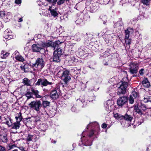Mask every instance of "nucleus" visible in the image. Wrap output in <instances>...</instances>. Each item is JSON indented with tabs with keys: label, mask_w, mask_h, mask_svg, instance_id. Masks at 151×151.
I'll list each match as a JSON object with an SVG mask.
<instances>
[{
	"label": "nucleus",
	"mask_w": 151,
	"mask_h": 151,
	"mask_svg": "<svg viewBox=\"0 0 151 151\" xmlns=\"http://www.w3.org/2000/svg\"><path fill=\"white\" fill-rule=\"evenodd\" d=\"M50 102L47 101H44L42 102V105L44 107H46L49 106Z\"/></svg>",
	"instance_id": "nucleus-32"
},
{
	"label": "nucleus",
	"mask_w": 151,
	"mask_h": 151,
	"mask_svg": "<svg viewBox=\"0 0 151 151\" xmlns=\"http://www.w3.org/2000/svg\"><path fill=\"white\" fill-rule=\"evenodd\" d=\"M62 51L60 48H58L54 52L53 61L55 62H59L60 61V57L62 55Z\"/></svg>",
	"instance_id": "nucleus-6"
},
{
	"label": "nucleus",
	"mask_w": 151,
	"mask_h": 151,
	"mask_svg": "<svg viewBox=\"0 0 151 151\" xmlns=\"http://www.w3.org/2000/svg\"><path fill=\"white\" fill-rule=\"evenodd\" d=\"M16 59L18 61L23 62L24 60V59L20 55H17L15 57Z\"/></svg>",
	"instance_id": "nucleus-28"
},
{
	"label": "nucleus",
	"mask_w": 151,
	"mask_h": 151,
	"mask_svg": "<svg viewBox=\"0 0 151 151\" xmlns=\"http://www.w3.org/2000/svg\"><path fill=\"white\" fill-rule=\"evenodd\" d=\"M9 150H11L14 148V147H16V146L14 144L13 145H9Z\"/></svg>",
	"instance_id": "nucleus-45"
},
{
	"label": "nucleus",
	"mask_w": 151,
	"mask_h": 151,
	"mask_svg": "<svg viewBox=\"0 0 151 151\" xmlns=\"http://www.w3.org/2000/svg\"><path fill=\"white\" fill-rule=\"evenodd\" d=\"M128 100V99L127 96H123L120 97L117 100V104L119 106H122L126 104Z\"/></svg>",
	"instance_id": "nucleus-7"
},
{
	"label": "nucleus",
	"mask_w": 151,
	"mask_h": 151,
	"mask_svg": "<svg viewBox=\"0 0 151 151\" xmlns=\"http://www.w3.org/2000/svg\"><path fill=\"white\" fill-rule=\"evenodd\" d=\"M51 47L55 49L56 48H57L58 45L60 44V42L59 41H56L54 42H52Z\"/></svg>",
	"instance_id": "nucleus-21"
},
{
	"label": "nucleus",
	"mask_w": 151,
	"mask_h": 151,
	"mask_svg": "<svg viewBox=\"0 0 151 151\" xmlns=\"http://www.w3.org/2000/svg\"><path fill=\"white\" fill-rule=\"evenodd\" d=\"M114 102L113 100H109L105 102L104 107L107 111H111L113 110L114 107Z\"/></svg>",
	"instance_id": "nucleus-4"
},
{
	"label": "nucleus",
	"mask_w": 151,
	"mask_h": 151,
	"mask_svg": "<svg viewBox=\"0 0 151 151\" xmlns=\"http://www.w3.org/2000/svg\"><path fill=\"white\" fill-rule=\"evenodd\" d=\"M33 137V135H29L27 138V140L28 141H31L32 140Z\"/></svg>",
	"instance_id": "nucleus-42"
},
{
	"label": "nucleus",
	"mask_w": 151,
	"mask_h": 151,
	"mask_svg": "<svg viewBox=\"0 0 151 151\" xmlns=\"http://www.w3.org/2000/svg\"><path fill=\"white\" fill-rule=\"evenodd\" d=\"M140 107L144 111H145L147 109L145 105L144 104H141L140 106Z\"/></svg>",
	"instance_id": "nucleus-39"
},
{
	"label": "nucleus",
	"mask_w": 151,
	"mask_h": 151,
	"mask_svg": "<svg viewBox=\"0 0 151 151\" xmlns=\"http://www.w3.org/2000/svg\"><path fill=\"white\" fill-rule=\"evenodd\" d=\"M52 4L53 5H55L57 2V0H46Z\"/></svg>",
	"instance_id": "nucleus-35"
},
{
	"label": "nucleus",
	"mask_w": 151,
	"mask_h": 151,
	"mask_svg": "<svg viewBox=\"0 0 151 151\" xmlns=\"http://www.w3.org/2000/svg\"><path fill=\"white\" fill-rule=\"evenodd\" d=\"M24 66H24L22 65L20 66V68L22 70L24 71V72H25V68Z\"/></svg>",
	"instance_id": "nucleus-51"
},
{
	"label": "nucleus",
	"mask_w": 151,
	"mask_h": 151,
	"mask_svg": "<svg viewBox=\"0 0 151 151\" xmlns=\"http://www.w3.org/2000/svg\"><path fill=\"white\" fill-rule=\"evenodd\" d=\"M11 14V13L10 12H8L7 14V15L6 16V17L8 16V15H9Z\"/></svg>",
	"instance_id": "nucleus-55"
},
{
	"label": "nucleus",
	"mask_w": 151,
	"mask_h": 151,
	"mask_svg": "<svg viewBox=\"0 0 151 151\" xmlns=\"http://www.w3.org/2000/svg\"><path fill=\"white\" fill-rule=\"evenodd\" d=\"M132 95L134 98H137L138 96V94L137 92H136L135 90L132 91Z\"/></svg>",
	"instance_id": "nucleus-34"
},
{
	"label": "nucleus",
	"mask_w": 151,
	"mask_h": 151,
	"mask_svg": "<svg viewBox=\"0 0 151 151\" xmlns=\"http://www.w3.org/2000/svg\"><path fill=\"white\" fill-rule=\"evenodd\" d=\"M52 83L48 81L47 79L45 78L39 79L36 85H47V84H51Z\"/></svg>",
	"instance_id": "nucleus-8"
},
{
	"label": "nucleus",
	"mask_w": 151,
	"mask_h": 151,
	"mask_svg": "<svg viewBox=\"0 0 151 151\" xmlns=\"http://www.w3.org/2000/svg\"><path fill=\"white\" fill-rule=\"evenodd\" d=\"M50 97L53 99H56L58 98V95L57 91L55 90L52 91L50 94Z\"/></svg>",
	"instance_id": "nucleus-14"
},
{
	"label": "nucleus",
	"mask_w": 151,
	"mask_h": 151,
	"mask_svg": "<svg viewBox=\"0 0 151 151\" xmlns=\"http://www.w3.org/2000/svg\"><path fill=\"white\" fill-rule=\"evenodd\" d=\"M32 49L33 52H39L43 49L41 43L40 44H34L32 46Z\"/></svg>",
	"instance_id": "nucleus-9"
},
{
	"label": "nucleus",
	"mask_w": 151,
	"mask_h": 151,
	"mask_svg": "<svg viewBox=\"0 0 151 151\" xmlns=\"http://www.w3.org/2000/svg\"><path fill=\"white\" fill-rule=\"evenodd\" d=\"M71 110L72 111L75 112L76 111V108L75 106H73L71 108Z\"/></svg>",
	"instance_id": "nucleus-48"
},
{
	"label": "nucleus",
	"mask_w": 151,
	"mask_h": 151,
	"mask_svg": "<svg viewBox=\"0 0 151 151\" xmlns=\"http://www.w3.org/2000/svg\"><path fill=\"white\" fill-rule=\"evenodd\" d=\"M20 122H16L14 123L13 125H12V127L11 129V130L12 129H17L20 127Z\"/></svg>",
	"instance_id": "nucleus-16"
},
{
	"label": "nucleus",
	"mask_w": 151,
	"mask_h": 151,
	"mask_svg": "<svg viewBox=\"0 0 151 151\" xmlns=\"http://www.w3.org/2000/svg\"><path fill=\"white\" fill-rule=\"evenodd\" d=\"M84 143H85L84 145L86 146H90L92 145L91 142L88 140L86 142H84Z\"/></svg>",
	"instance_id": "nucleus-38"
},
{
	"label": "nucleus",
	"mask_w": 151,
	"mask_h": 151,
	"mask_svg": "<svg viewBox=\"0 0 151 151\" xmlns=\"http://www.w3.org/2000/svg\"><path fill=\"white\" fill-rule=\"evenodd\" d=\"M114 118L117 119L121 120L123 119L124 116L118 113L114 114Z\"/></svg>",
	"instance_id": "nucleus-23"
},
{
	"label": "nucleus",
	"mask_w": 151,
	"mask_h": 151,
	"mask_svg": "<svg viewBox=\"0 0 151 151\" xmlns=\"http://www.w3.org/2000/svg\"><path fill=\"white\" fill-rule=\"evenodd\" d=\"M150 0H142V2L146 6H148L150 4Z\"/></svg>",
	"instance_id": "nucleus-31"
},
{
	"label": "nucleus",
	"mask_w": 151,
	"mask_h": 151,
	"mask_svg": "<svg viewBox=\"0 0 151 151\" xmlns=\"http://www.w3.org/2000/svg\"><path fill=\"white\" fill-rule=\"evenodd\" d=\"M19 22H21L22 21V18L19 19Z\"/></svg>",
	"instance_id": "nucleus-57"
},
{
	"label": "nucleus",
	"mask_w": 151,
	"mask_h": 151,
	"mask_svg": "<svg viewBox=\"0 0 151 151\" xmlns=\"http://www.w3.org/2000/svg\"><path fill=\"white\" fill-rule=\"evenodd\" d=\"M4 37L6 39L10 40L12 38V33L11 31L8 29H6L4 32Z\"/></svg>",
	"instance_id": "nucleus-11"
},
{
	"label": "nucleus",
	"mask_w": 151,
	"mask_h": 151,
	"mask_svg": "<svg viewBox=\"0 0 151 151\" xmlns=\"http://www.w3.org/2000/svg\"><path fill=\"white\" fill-rule=\"evenodd\" d=\"M129 102L130 104H132L134 102V100L132 95L130 96L129 97Z\"/></svg>",
	"instance_id": "nucleus-36"
},
{
	"label": "nucleus",
	"mask_w": 151,
	"mask_h": 151,
	"mask_svg": "<svg viewBox=\"0 0 151 151\" xmlns=\"http://www.w3.org/2000/svg\"><path fill=\"white\" fill-rule=\"evenodd\" d=\"M45 65V62L43 59L38 58L36 60L35 63L33 64L32 65L34 67L41 69Z\"/></svg>",
	"instance_id": "nucleus-5"
},
{
	"label": "nucleus",
	"mask_w": 151,
	"mask_h": 151,
	"mask_svg": "<svg viewBox=\"0 0 151 151\" xmlns=\"http://www.w3.org/2000/svg\"><path fill=\"white\" fill-rule=\"evenodd\" d=\"M3 116V115L1 114L0 113V118H1V116Z\"/></svg>",
	"instance_id": "nucleus-61"
},
{
	"label": "nucleus",
	"mask_w": 151,
	"mask_h": 151,
	"mask_svg": "<svg viewBox=\"0 0 151 151\" xmlns=\"http://www.w3.org/2000/svg\"><path fill=\"white\" fill-rule=\"evenodd\" d=\"M95 131L94 130H92L91 132H90L89 134V136L90 137H91L95 133Z\"/></svg>",
	"instance_id": "nucleus-44"
},
{
	"label": "nucleus",
	"mask_w": 151,
	"mask_h": 151,
	"mask_svg": "<svg viewBox=\"0 0 151 151\" xmlns=\"http://www.w3.org/2000/svg\"><path fill=\"white\" fill-rule=\"evenodd\" d=\"M127 86H120L118 87V92L119 93L125 94L127 90Z\"/></svg>",
	"instance_id": "nucleus-12"
},
{
	"label": "nucleus",
	"mask_w": 151,
	"mask_h": 151,
	"mask_svg": "<svg viewBox=\"0 0 151 151\" xmlns=\"http://www.w3.org/2000/svg\"><path fill=\"white\" fill-rule=\"evenodd\" d=\"M21 2V0H15V2L16 4H20Z\"/></svg>",
	"instance_id": "nucleus-49"
},
{
	"label": "nucleus",
	"mask_w": 151,
	"mask_h": 151,
	"mask_svg": "<svg viewBox=\"0 0 151 151\" xmlns=\"http://www.w3.org/2000/svg\"><path fill=\"white\" fill-rule=\"evenodd\" d=\"M139 68V65L137 63H132L129 64V72L132 74H136Z\"/></svg>",
	"instance_id": "nucleus-3"
},
{
	"label": "nucleus",
	"mask_w": 151,
	"mask_h": 151,
	"mask_svg": "<svg viewBox=\"0 0 151 151\" xmlns=\"http://www.w3.org/2000/svg\"><path fill=\"white\" fill-rule=\"evenodd\" d=\"M7 119V117H6L3 115L0 118V122L3 123H5Z\"/></svg>",
	"instance_id": "nucleus-27"
},
{
	"label": "nucleus",
	"mask_w": 151,
	"mask_h": 151,
	"mask_svg": "<svg viewBox=\"0 0 151 151\" xmlns=\"http://www.w3.org/2000/svg\"><path fill=\"white\" fill-rule=\"evenodd\" d=\"M143 101L145 103L151 101V95L149 94L148 95H145Z\"/></svg>",
	"instance_id": "nucleus-18"
},
{
	"label": "nucleus",
	"mask_w": 151,
	"mask_h": 151,
	"mask_svg": "<svg viewBox=\"0 0 151 151\" xmlns=\"http://www.w3.org/2000/svg\"><path fill=\"white\" fill-rule=\"evenodd\" d=\"M15 118L16 119V122H20L22 119V114L21 112L17 114H16Z\"/></svg>",
	"instance_id": "nucleus-20"
},
{
	"label": "nucleus",
	"mask_w": 151,
	"mask_h": 151,
	"mask_svg": "<svg viewBox=\"0 0 151 151\" xmlns=\"http://www.w3.org/2000/svg\"><path fill=\"white\" fill-rule=\"evenodd\" d=\"M103 23L104 24H105L106 23V22L105 21H104L103 22Z\"/></svg>",
	"instance_id": "nucleus-60"
},
{
	"label": "nucleus",
	"mask_w": 151,
	"mask_h": 151,
	"mask_svg": "<svg viewBox=\"0 0 151 151\" xmlns=\"http://www.w3.org/2000/svg\"><path fill=\"white\" fill-rule=\"evenodd\" d=\"M147 86V88H149V86Z\"/></svg>",
	"instance_id": "nucleus-64"
},
{
	"label": "nucleus",
	"mask_w": 151,
	"mask_h": 151,
	"mask_svg": "<svg viewBox=\"0 0 151 151\" xmlns=\"http://www.w3.org/2000/svg\"><path fill=\"white\" fill-rule=\"evenodd\" d=\"M0 151H6L5 148L4 147L0 145Z\"/></svg>",
	"instance_id": "nucleus-47"
},
{
	"label": "nucleus",
	"mask_w": 151,
	"mask_h": 151,
	"mask_svg": "<svg viewBox=\"0 0 151 151\" xmlns=\"http://www.w3.org/2000/svg\"><path fill=\"white\" fill-rule=\"evenodd\" d=\"M0 80H1V82H3L4 81V80L1 77H0Z\"/></svg>",
	"instance_id": "nucleus-54"
},
{
	"label": "nucleus",
	"mask_w": 151,
	"mask_h": 151,
	"mask_svg": "<svg viewBox=\"0 0 151 151\" xmlns=\"http://www.w3.org/2000/svg\"><path fill=\"white\" fill-rule=\"evenodd\" d=\"M48 10L50 11L52 15L54 17H55L58 15V14L56 12V9H55L52 10L51 9V7L50 6V7Z\"/></svg>",
	"instance_id": "nucleus-22"
},
{
	"label": "nucleus",
	"mask_w": 151,
	"mask_h": 151,
	"mask_svg": "<svg viewBox=\"0 0 151 151\" xmlns=\"http://www.w3.org/2000/svg\"><path fill=\"white\" fill-rule=\"evenodd\" d=\"M144 69L143 68L141 69L139 71V74L141 75L142 76L144 74Z\"/></svg>",
	"instance_id": "nucleus-40"
},
{
	"label": "nucleus",
	"mask_w": 151,
	"mask_h": 151,
	"mask_svg": "<svg viewBox=\"0 0 151 151\" xmlns=\"http://www.w3.org/2000/svg\"><path fill=\"white\" fill-rule=\"evenodd\" d=\"M0 138L1 139L2 141L4 142H6L7 141V138L6 134L0 135Z\"/></svg>",
	"instance_id": "nucleus-25"
},
{
	"label": "nucleus",
	"mask_w": 151,
	"mask_h": 151,
	"mask_svg": "<svg viewBox=\"0 0 151 151\" xmlns=\"http://www.w3.org/2000/svg\"><path fill=\"white\" fill-rule=\"evenodd\" d=\"M106 55H107V56H108L110 55V53H108V52L106 51L105 52L104 54L103 55H100V56H104V57H106Z\"/></svg>",
	"instance_id": "nucleus-46"
},
{
	"label": "nucleus",
	"mask_w": 151,
	"mask_h": 151,
	"mask_svg": "<svg viewBox=\"0 0 151 151\" xmlns=\"http://www.w3.org/2000/svg\"><path fill=\"white\" fill-rule=\"evenodd\" d=\"M58 75H61V78L64 82V84H67L71 79L70 75L69 72L68 70L59 71L58 73Z\"/></svg>",
	"instance_id": "nucleus-1"
},
{
	"label": "nucleus",
	"mask_w": 151,
	"mask_h": 151,
	"mask_svg": "<svg viewBox=\"0 0 151 151\" xmlns=\"http://www.w3.org/2000/svg\"><path fill=\"white\" fill-rule=\"evenodd\" d=\"M12 151H18V150L17 149H15L14 150H13Z\"/></svg>",
	"instance_id": "nucleus-59"
},
{
	"label": "nucleus",
	"mask_w": 151,
	"mask_h": 151,
	"mask_svg": "<svg viewBox=\"0 0 151 151\" xmlns=\"http://www.w3.org/2000/svg\"><path fill=\"white\" fill-rule=\"evenodd\" d=\"M25 95L27 97V99H29L32 96V94L29 92H27L26 94Z\"/></svg>",
	"instance_id": "nucleus-33"
},
{
	"label": "nucleus",
	"mask_w": 151,
	"mask_h": 151,
	"mask_svg": "<svg viewBox=\"0 0 151 151\" xmlns=\"http://www.w3.org/2000/svg\"><path fill=\"white\" fill-rule=\"evenodd\" d=\"M122 24L123 23L121 22H118L116 23L115 26H117L118 25H119V26H121Z\"/></svg>",
	"instance_id": "nucleus-43"
},
{
	"label": "nucleus",
	"mask_w": 151,
	"mask_h": 151,
	"mask_svg": "<svg viewBox=\"0 0 151 151\" xmlns=\"http://www.w3.org/2000/svg\"><path fill=\"white\" fill-rule=\"evenodd\" d=\"M93 100L95 99V97L94 96H93Z\"/></svg>",
	"instance_id": "nucleus-63"
},
{
	"label": "nucleus",
	"mask_w": 151,
	"mask_h": 151,
	"mask_svg": "<svg viewBox=\"0 0 151 151\" xmlns=\"http://www.w3.org/2000/svg\"><path fill=\"white\" fill-rule=\"evenodd\" d=\"M122 84H121L120 85H128L129 84L127 83V82H123V81L122 82Z\"/></svg>",
	"instance_id": "nucleus-50"
},
{
	"label": "nucleus",
	"mask_w": 151,
	"mask_h": 151,
	"mask_svg": "<svg viewBox=\"0 0 151 151\" xmlns=\"http://www.w3.org/2000/svg\"><path fill=\"white\" fill-rule=\"evenodd\" d=\"M103 63H104V65H108V63H107V62H106L105 63H104V62Z\"/></svg>",
	"instance_id": "nucleus-58"
},
{
	"label": "nucleus",
	"mask_w": 151,
	"mask_h": 151,
	"mask_svg": "<svg viewBox=\"0 0 151 151\" xmlns=\"http://www.w3.org/2000/svg\"><path fill=\"white\" fill-rule=\"evenodd\" d=\"M32 91L34 94L36 96L37 98H40L41 97V96L38 94V91L37 90L35 89H32Z\"/></svg>",
	"instance_id": "nucleus-26"
},
{
	"label": "nucleus",
	"mask_w": 151,
	"mask_h": 151,
	"mask_svg": "<svg viewBox=\"0 0 151 151\" xmlns=\"http://www.w3.org/2000/svg\"><path fill=\"white\" fill-rule=\"evenodd\" d=\"M52 43V42L48 41L46 42H42L41 43V44L43 48V47H47L50 46L51 47V45Z\"/></svg>",
	"instance_id": "nucleus-15"
},
{
	"label": "nucleus",
	"mask_w": 151,
	"mask_h": 151,
	"mask_svg": "<svg viewBox=\"0 0 151 151\" xmlns=\"http://www.w3.org/2000/svg\"><path fill=\"white\" fill-rule=\"evenodd\" d=\"M134 110L135 112H136L140 115H142L143 114L142 111L139 109L137 106L136 105L134 106Z\"/></svg>",
	"instance_id": "nucleus-19"
},
{
	"label": "nucleus",
	"mask_w": 151,
	"mask_h": 151,
	"mask_svg": "<svg viewBox=\"0 0 151 151\" xmlns=\"http://www.w3.org/2000/svg\"><path fill=\"white\" fill-rule=\"evenodd\" d=\"M18 52L17 51H15L14 52V53L15 54V55H16L17 54H18Z\"/></svg>",
	"instance_id": "nucleus-56"
},
{
	"label": "nucleus",
	"mask_w": 151,
	"mask_h": 151,
	"mask_svg": "<svg viewBox=\"0 0 151 151\" xmlns=\"http://www.w3.org/2000/svg\"><path fill=\"white\" fill-rule=\"evenodd\" d=\"M132 29L129 28L125 31V43L126 44L129 45L131 43V40L129 39L130 33V30Z\"/></svg>",
	"instance_id": "nucleus-10"
},
{
	"label": "nucleus",
	"mask_w": 151,
	"mask_h": 151,
	"mask_svg": "<svg viewBox=\"0 0 151 151\" xmlns=\"http://www.w3.org/2000/svg\"><path fill=\"white\" fill-rule=\"evenodd\" d=\"M123 72H124V73H127V72L126 71H124Z\"/></svg>",
	"instance_id": "nucleus-62"
},
{
	"label": "nucleus",
	"mask_w": 151,
	"mask_h": 151,
	"mask_svg": "<svg viewBox=\"0 0 151 151\" xmlns=\"http://www.w3.org/2000/svg\"><path fill=\"white\" fill-rule=\"evenodd\" d=\"M0 16L1 17H4L5 18V17L7 18V17L5 15V13L4 12H1L0 14Z\"/></svg>",
	"instance_id": "nucleus-41"
},
{
	"label": "nucleus",
	"mask_w": 151,
	"mask_h": 151,
	"mask_svg": "<svg viewBox=\"0 0 151 151\" xmlns=\"http://www.w3.org/2000/svg\"><path fill=\"white\" fill-rule=\"evenodd\" d=\"M42 5L46 6L47 5L46 3H45V2H44L43 0H42Z\"/></svg>",
	"instance_id": "nucleus-53"
},
{
	"label": "nucleus",
	"mask_w": 151,
	"mask_h": 151,
	"mask_svg": "<svg viewBox=\"0 0 151 151\" xmlns=\"http://www.w3.org/2000/svg\"><path fill=\"white\" fill-rule=\"evenodd\" d=\"M123 119L128 121L131 122L132 119V117L131 116L126 114L124 116Z\"/></svg>",
	"instance_id": "nucleus-24"
},
{
	"label": "nucleus",
	"mask_w": 151,
	"mask_h": 151,
	"mask_svg": "<svg viewBox=\"0 0 151 151\" xmlns=\"http://www.w3.org/2000/svg\"><path fill=\"white\" fill-rule=\"evenodd\" d=\"M30 109H33L37 112L40 111V107L41 106V102L40 101L36 100L31 101L29 104Z\"/></svg>",
	"instance_id": "nucleus-2"
},
{
	"label": "nucleus",
	"mask_w": 151,
	"mask_h": 151,
	"mask_svg": "<svg viewBox=\"0 0 151 151\" xmlns=\"http://www.w3.org/2000/svg\"><path fill=\"white\" fill-rule=\"evenodd\" d=\"M9 53L6 52L4 50H2L1 55V58L2 59H5L9 55Z\"/></svg>",
	"instance_id": "nucleus-17"
},
{
	"label": "nucleus",
	"mask_w": 151,
	"mask_h": 151,
	"mask_svg": "<svg viewBox=\"0 0 151 151\" xmlns=\"http://www.w3.org/2000/svg\"><path fill=\"white\" fill-rule=\"evenodd\" d=\"M9 120H8L7 119L6 120V122L5 123L9 126V127H11L12 125V120L9 119L8 118Z\"/></svg>",
	"instance_id": "nucleus-30"
},
{
	"label": "nucleus",
	"mask_w": 151,
	"mask_h": 151,
	"mask_svg": "<svg viewBox=\"0 0 151 151\" xmlns=\"http://www.w3.org/2000/svg\"><path fill=\"white\" fill-rule=\"evenodd\" d=\"M101 127L103 128H106L107 127V125L104 123L102 125Z\"/></svg>",
	"instance_id": "nucleus-52"
},
{
	"label": "nucleus",
	"mask_w": 151,
	"mask_h": 151,
	"mask_svg": "<svg viewBox=\"0 0 151 151\" xmlns=\"http://www.w3.org/2000/svg\"><path fill=\"white\" fill-rule=\"evenodd\" d=\"M142 84H146L147 85H150V83L149 82L147 78H144L142 81Z\"/></svg>",
	"instance_id": "nucleus-29"
},
{
	"label": "nucleus",
	"mask_w": 151,
	"mask_h": 151,
	"mask_svg": "<svg viewBox=\"0 0 151 151\" xmlns=\"http://www.w3.org/2000/svg\"><path fill=\"white\" fill-rule=\"evenodd\" d=\"M96 125L97 128L99 127V125L97 123H96V122H94L89 124L87 127V129H88V128L89 126L91 125Z\"/></svg>",
	"instance_id": "nucleus-37"
},
{
	"label": "nucleus",
	"mask_w": 151,
	"mask_h": 151,
	"mask_svg": "<svg viewBox=\"0 0 151 151\" xmlns=\"http://www.w3.org/2000/svg\"><path fill=\"white\" fill-rule=\"evenodd\" d=\"M34 81L33 79L29 80L27 78H25L22 80V83L24 85H31L33 84Z\"/></svg>",
	"instance_id": "nucleus-13"
}]
</instances>
